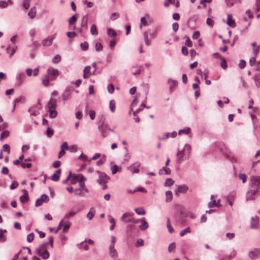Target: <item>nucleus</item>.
I'll list each match as a JSON object with an SVG mask.
<instances>
[{
  "instance_id": "nucleus-23",
  "label": "nucleus",
  "mask_w": 260,
  "mask_h": 260,
  "mask_svg": "<svg viewBox=\"0 0 260 260\" xmlns=\"http://www.w3.org/2000/svg\"><path fill=\"white\" fill-rule=\"evenodd\" d=\"M88 20V16L87 15H85L83 17V18L82 19V21H81V27L87 28Z\"/></svg>"
},
{
  "instance_id": "nucleus-45",
  "label": "nucleus",
  "mask_w": 260,
  "mask_h": 260,
  "mask_svg": "<svg viewBox=\"0 0 260 260\" xmlns=\"http://www.w3.org/2000/svg\"><path fill=\"white\" fill-rule=\"evenodd\" d=\"M80 46L82 50L86 51L87 50L88 48V44L87 42H84L83 43H81Z\"/></svg>"
},
{
  "instance_id": "nucleus-27",
  "label": "nucleus",
  "mask_w": 260,
  "mask_h": 260,
  "mask_svg": "<svg viewBox=\"0 0 260 260\" xmlns=\"http://www.w3.org/2000/svg\"><path fill=\"white\" fill-rule=\"evenodd\" d=\"M70 95V90L69 89H66L62 94V99L64 101L68 100Z\"/></svg>"
},
{
  "instance_id": "nucleus-10",
  "label": "nucleus",
  "mask_w": 260,
  "mask_h": 260,
  "mask_svg": "<svg viewBox=\"0 0 260 260\" xmlns=\"http://www.w3.org/2000/svg\"><path fill=\"white\" fill-rule=\"evenodd\" d=\"M141 166V163L139 162H136L129 167H128V170H129L132 173H138L140 172L139 167Z\"/></svg>"
},
{
  "instance_id": "nucleus-36",
  "label": "nucleus",
  "mask_w": 260,
  "mask_h": 260,
  "mask_svg": "<svg viewBox=\"0 0 260 260\" xmlns=\"http://www.w3.org/2000/svg\"><path fill=\"white\" fill-rule=\"evenodd\" d=\"M109 107L112 112H114L115 109V102L114 100H112L110 101Z\"/></svg>"
},
{
  "instance_id": "nucleus-6",
  "label": "nucleus",
  "mask_w": 260,
  "mask_h": 260,
  "mask_svg": "<svg viewBox=\"0 0 260 260\" xmlns=\"http://www.w3.org/2000/svg\"><path fill=\"white\" fill-rule=\"evenodd\" d=\"M49 201V197L46 194H43L40 198H38L35 203V206L37 207L40 206L42 205V204L45 203H47Z\"/></svg>"
},
{
  "instance_id": "nucleus-8",
  "label": "nucleus",
  "mask_w": 260,
  "mask_h": 260,
  "mask_svg": "<svg viewBox=\"0 0 260 260\" xmlns=\"http://www.w3.org/2000/svg\"><path fill=\"white\" fill-rule=\"evenodd\" d=\"M258 191V188L254 187L253 189H251L250 190L248 191L246 194V200H254L256 198V193Z\"/></svg>"
},
{
  "instance_id": "nucleus-34",
  "label": "nucleus",
  "mask_w": 260,
  "mask_h": 260,
  "mask_svg": "<svg viewBox=\"0 0 260 260\" xmlns=\"http://www.w3.org/2000/svg\"><path fill=\"white\" fill-rule=\"evenodd\" d=\"M28 112L30 113V114L34 116H36L39 114V112L38 110L35 109L33 108H31L29 109Z\"/></svg>"
},
{
  "instance_id": "nucleus-22",
  "label": "nucleus",
  "mask_w": 260,
  "mask_h": 260,
  "mask_svg": "<svg viewBox=\"0 0 260 260\" xmlns=\"http://www.w3.org/2000/svg\"><path fill=\"white\" fill-rule=\"evenodd\" d=\"M91 67L90 66H86L83 70V77L84 79H87L88 77V74L90 72Z\"/></svg>"
},
{
  "instance_id": "nucleus-2",
  "label": "nucleus",
  "mask_w": 260,
  "mask_h": 260,
  "mask_svg": "<svg viewBox=\"0 0 260 260\" xmlns=\"http://www.w3.org/2000/svg\"><path fill=\"white\" fill-rule=\"evenodd\" d=\"M56 100L51 98L46 106V107L48 108L49 117L51 118H54L57 116V112L56 111Z\"/></svg>"
},
{
  "instance_id": "nucleus-14",
  "label": "nucleus",
  "mask_w": 260,
  "mask_h": 260,
  "mask_svg": "<svg viewBox=\"0 0 260 260\" xmlns=\"http://www.w3.org/2000/svg\"><path fill=\"white\" fill-rule=\"evenodd\" d=\"M109 255L115 260H118V254L116 249L114 248V245L111 244L109 246Z\"/></svg>"
},
{
  "instance_id": "nucleus-47",
  "label": "nucleus",
  "mask_w": 260,
  "mask_h": 260,
  "mask_svg": "<svg viewBox=\"0 0 260 260\" xmlns=\"http://www.w3.org/2000/svg\"><path fill=\"white\" fill-rule=\"evenodd\" d=\"M61 60V56L59 55H56L52 59V62L54 63L59 62Z\"/></svg>"
},
{
  "instance_id": "nucleus-40",
  "label": "nucleus",
  "mask_w": 260,
  "mask_h": 260,
  "mask_svg": "<svg viewBox=\"0 0 260 260\" xmlns=\"http://www.w3.org/2000/svg\"><path fill=\"white\" fill-rule=\"evenodd\" d=\"M190 128L189 127H187L186 128L182 129L179 131L178 134L181 135L182 134H188L190 133Z\"/></svg>"
},
{
  "instance_id": "nucleus-33",
  "label": "nucleus",
  "mask_w": 260,
  "mask_h": 260,
  "mask_svg": "<svg viewBox=\"0 0 260 260\" xmlns=\"http://www.w3.org/2000/svg\"><path fill=\"white\" fill-rule=\"evenodd\" d=\"M90 32L92 35L96 36L98 34V29L95 24H92L90 28Z\"/></svg>"
},
{
  "instance_id": "nucleus-17",
  "label": "nucleus",
  "mask_w": 260,
  "mask_h": 260,
  "mask_svg": "<svg viewBox=\"0 0 260 260\" xmlns=\"http://www.w3.org/2000/svg\"><path fill=\"white\" fill-rule=\"evenodd\" d=\"M168 83L170 85V91L171 92L173 91L178 85L177 81L172 79H169Z\"/></svg>"
},
{
  "instance_id": "nucleus-16",
  "label": "nucleus",
  "mask_w": 260,
  "mask_h": 260,
  "mask_svg": "<svg viewBox=\"0 0 260 260\" xmlns=\"http://www.w3.org/2000/svg\"><path fill=\"white\" fill-rule=\"evenodd\" d=\"M259 223V218L257 216H255L251 218L250 228L256 229Z\"/></svg>"
},
{
  "instance_id": "nucleus-58",
  "label": "nucleus",
  "mask_w": 260,
  "mask_h": 260,
  "mask_svg": "<svg viewBox=\"0 0 260 260\" xmlns=\"http://www.w3.org/2000/svg\"><path fill=\"white\" fill-rule=\"evenodd\" d=\"M107 89H108V92L110 93H112L114 90V85L112 84H109L108 85Z\"/></svg>"
},
{
  "instance_id": "nucleus-15",
  "label": "nucleus",
  "mask_w": 260,
  "mask_h": 260,
  "mask_svg": "<svg viewBox=\"0 0 260 260\" xmlns=\"http://www.w3.org/2000/svg\"><path fill=\"white\" fill-rule=\"evenodd\" d=\"M188 189V186L185 184H182L178 186V187L175 190L176 195H178L179 193H185Z\"/></svg>"
},
{
  "instance_id": "nucleus-19",
  "label": "nucleus",
  "mask_w": 260,
  "mask_h": 260,
  "mask_svg": "<svg viewBox=\"0 0 260 260\" xmlns=\"http://www.w3.org/2000/svg\"><path fill=\"white\" fill-rule=\"evenodd\" d=\"M232 15L231 14H228V20L226 23L228 25L231 26V27H235V22L234 20H232Z\"/></svg>"
},
{
  "instance_id": "nucleus-42",
  "label": "nucleus",
  "mask_w": 260,
  "mask_h": 260,
  "mask_svg": "<svg viewBox=\"0 0 260 260\" xmlns=\"http://www.w3.org/2000/svg\"><path fill=\"white\" fill-rule=\"evenodd\" d=\"M143 25H144V26L148 25L147 21L145 17H143L141 19V24H140V28H142Z\"/></svg>"
},
{
  "instance_id": "nucleus-11",
  "label": "nucleus",
  "mask_w": 260,
  "mask_h": 260,
  "mask_svg": "<svg viewBox=\"0 0 260 260\" xmlns=\"http://www.w3.org/2000/svg\"><path fill=\"white\" fill-rule=\"evenodd\" d=\"M248 256L252 259L257 258L260 256V248L250 251L248 253Z\"/></svg>"
},
{
  "instance_id": "nucleus-51",
  "label": "nucleus",
  "mask_w": 260,
  "mask_h": 260,
  "mask_svg": "<svg viewBox=\"0 0 260 260\" xmlns=\"http://www.w3.org/2000/svg\"><path fill=\"white\" fill-rule=\"evenodd\" d=\"M208 206L209 207H220L221 206V205H218V204H216V201L215 200H213L209 203Z\"/></svg>"
},
{
  "instance_id": "nucleus-3",
  "label": "nucleus",
  "mask_w": 260,
  "mask_h": 260,
  "mask_svg": "<svg viewBox=\"0 0 260 260\" xmlns=\"http://www.w3.org/2000/svg\"><path fill=\"white\" fill-rule=\"evenodd\" d=\"M48 243L44 242L39 245L36 249L37 254L44 259H47L49 257V253L47 249Z\"/></svg>"
},
{
  "instance_id": "nucleus-63",
  "label": "nucleus",
  "mask_w": 260,
  "mask_h": 260,
  "mask_svg": "<svg viewBox=\"0 0 260 260\" xmlns=\"http://www.w3.org/2000/svg\"><path fill=\"white\" fill-rule=\"evenodd\" d=\"M51 179L54 181H58L59 180V176L56 174H54L51 177Z\"/></svg>"
},
{
  "instance_id": "nucleus-4",
  "label": "nucleus",
  "mask_w": 260,
  "mask_h": 260,
  "mask_svg": "<svg viewBox=\"0 0 260 260\" xmlns=\"http://www.w3.org/2000/svg\"><path fill=\"white\" fill-rule=\"evenodd\" d=\"M46 74L49 77L51 80H55L59 75V71L53 67H49L47 71Z\"/></svg>"
},
{
  "instance_id": "nucleus-37",
  "label": "nucleus",
  "mask_w": 260,
  "mask_h": 260,
  "mask_svg": "<svg viewBox=\"0 0 260 260\" xmlns=\"http://www.w3.org/2000/svg\"><path fill=\"white\" fill-rule=\"evenodd\" d=\"M7 232L6 230H3L0 229V241L1 242H5L6 240V238L4 237L5 233Z\"/></svg>"
},
{
  "instance_id": "nucleus-56",
  "label": "nucleus",
  "mask_w": 260,
  "mask_h": 260,
  "mask_svg": "<svg viewBox=\"0 0 260 260\" xmlns=\"http://www.w3.org/2000/svg\"><path fill=\"white\" fill-rule=\"evenodd\" d=\"M77 20V17L76 15L72 16L69 20V22L70 24H73Z\"/></svg>"
},
{
  "instance_id": "nucleus-1",
  "label": "nucleus",
  "mask_w": 260,
  "mask_h": 260,
  "mask_svg": "<svg viewBox=\"0 0 260 260\" xmlns=\"http://www.w3.org/2000/svg\"><path fill=\"white\" fill-rule=\"evenodd\" d=\"M191 146L189 144H185L182 150H178L177 154L176 161L180 164L187 160L190 156Z\"/></svg>"
},
{
  "instance_id": "nucleus-25",
  "label": "nucleus",
  "mask_w": 260,
  "mask_h": 260,
  "mask_svg": "<svg viewBox=\"0 0 260 260\" xmlns=\"http://www.w3.org/2000/svg\"><path fill=\"white\" fill-rule=\"evenodd\" d=\"M36 11L35 7L31 8L28 13V15L30 18L33 19L35 17Z\"/></svg>"
},
{
  "instance_id": "nucleus-64",
  "label": "nucleus",
  "mask_w": 260,
  "mask_h": 260,
  "mask_svg": "<svg viewBox=\"0 0 260 260\" xmlns=\"http://www.w3.org/2000/svg\"><path fill=\"white\" fill-rule=\"evenodd\" d=\"M226 5L228 7H231L234 5L233 0H225Z\"/></svg>"
},
{
  "instance_id": "nucleus-50",
  "label": "nucleus",
  "mask_w": 260,
  "mask_h": 260,
  "mask_svg": "<svg viewBox=\"0 0 260 260\" xmlns=\"http://www.w3.org/2000/svg\"><path fill=\"white\" fill-rule=\"evenodd\" d=\"M220 66L223 69H225L227 68L226 60L223 58H221Z\"/></svg>"
},
{
  "instance_id": "nucleus-35",
  "label": "nucleus",
  "mask_w": 260,
  "mask_h": 260,
  "mask_svg": "<svg viewBox=\"0 0 260 260\" xmlns=\"http://www.w3.org/2000/svg\"><path fill=\"white\" fill-rule=\"evenodd\" d=\"M190 232H191V229H190V227H187V228H186L183 230H181L180 232V236L183 237L186 233H189Z\"/></svg>"
},
{
  "instance_id": "nucleus-12",
  "label": "nucleus",
  "mask_w": 260,
  "mask_h": 260,
  "mask_svg": "<svg viewBox=\"0 0 260 260\" xmlns=\"http://www.w3.org/2000/svg\"><path fill=\"white\" fill-rule=\"evenodd\" d=\"M55 38V35L48 36L42 41V44L43 46H49L52 45V41Z\"/></svg>"
},
{
  "instance_id": "nucleus-62",
  "label": "nucleus",
  "mask_w": 260,
  "mask_h": 260,
  "mask_svg": "<svg viewBox=\"0 0 260 260\" xmlns=\"http://www.w3.org/2000/svg\"><path fill=\"white\" fill-rule=\"evenodd\" d=\"M175 248V243H171L170 244L169 247H168V251L169 252H172L173 250H174Z\"/></svg>"
},
{
  "instance_id": "nucleus-31",
  "label": "nucleus",
  "mask_w": 260,
  "mask_h": 260,
  "mask_svg": "<svg viewBox=\"0 0 260 260\" xmlns=\"http://www.w3.org/2000/svg\"><path fill=\"white\" fill-rule=\"evenodd\" d=\"M134 215L133 213L126 212L122 214V216L120 218V220L121 221H125V218L127 217H130Z\"/></svg>"
},
{
  "instance_id": "nucleus-30",
  "label": "nucleus",
  "mask_w": 260,
  "mask_h": 260,
  "mask_svg": "<svg viewBox=\"0 0 260 260\" xmlns=\"http://www.w3.org/2000/svg\"><path fill=\"white\" fill-rule=\"evenodd\" d=\"M71 226V222L69 221H67L65 223L63 222V225L62 226H63V232H66L69 229L70 226Z\"/></svg>"
},
{
  "instance_id": "nucleus-7",
  "label": "nucleus",
  "mask_w": 260,
  "mask_h": 260,
  "mask_svg": "<svg viewBox=\"0 0 260 260\" xmlns=\"http://www.w3.org/2000/svg\"><path fill=\"white\" fill-rule=\"evenodd\" d=\"M250 183L251 188L256 187L258 189L260 187V178L258 176H251L250 177Z\"/></svg>"
},
{
  "instance_id": "nucleus-60",
  "label": "nucleus",
  "mask_w": 260,
  "mask_h": 260,
  "mask_svg": "<svg viewBox=\"0 0 260 260\" xmlns=\"http://www.w3.org/2000/svg\"><path fill=\"white\" fill-rule=\"evenodd\" d=\"M18 186V183L16 181H14L10 185L11 189H14Z\"/></svg>"
},
{
  "instance_id": "nucleus-21",
  "label": "nucleus",
  "mask_w": 260,
  "mask_h": 260,
  "mask_svg": "<svg viewBox=\"0 0 260 260\" xmlns=\"http://www.w3.org/2000/svg\"><path fill=\"white\" fill-rule=\"evenodd\" d=\"M20 200L23 204L27 203L29 201V196L28 193H24L20 197Z\"/></svg>"
},
{
  "instance_id": "nucleus-57",
  "label": "nucleus",
  "mask_w": 260,
  "mask_h": 260,
  "mask_svg": "<svg viewBox=\"0 0 260 260\" xmlns=\"http://www.w3.org/2000/svg\"><path fill=\"white\" fill-rule=\"evenodd\" d=\"M206 23L208 25L212 27L214 24V21L212 19L208 18L206 20Z\"/></svg>"
},
{
  "instance_id": "nucleus-61",
  "label": "nucleus",
  "mask_w": 260,
  "mask_h": 260,
  "mask_svg": "<svg viewBox=\"0 0 260 260\" xmlns=\"http://www.w3.org/2000/svg\"><path fill=\"white\" fill-rule=\"evenodd\" d=\"M246 66V61L243 59H241L239 63V67L240 69H243Z\"/></svg>"
},
{
  "instance_id": "nucleus-53",
  "label": "nucleus",
  "mask_w": 260,
  "mask_h": 260,
  "mask_svg": "<svg viewBox=\"0 0 260 260\" xmlns=\"http://www.w3.org/2000/svg\"><path fill=\"white\" fill-rule=\"evenodd\" d=\"M144 245V241L142 239H139L136 243V247H138L140 246H142Z\"/></svg>"
},
{
  "instance_id": "nucleus-44",
  "label": "nucleus",
  "mask_w": 260,
  "mask_h": 260,
  "mask_svg": "<svg viewBox=\"0 0 260 260\" xmlns=\"http://www.w3.org/2000/svg\"><path fill=\"white\" fill-rule=\"evenodd\" d=\"M121 168L116 165H114L112 167V173L113 174H116L117 172L120 171Z\"/></svg>"
},
{
  "instance_id": "nucleus-41",
  "label": "nucleus",
  "mask_w": 260,
  "mask_h": 260,
  "mask_svg": "<svg viewBox=\"0 0 260 260\" xmlns=\"http://www.w3.org/2000/svg\"><path fill=\"white\" fill-rule=\"evenodd\" d=\"M9 135L10 133L9 131H5L3 132L0 136V140H2L3 139L7 138L9 137Z\"/></svg>"
},
{
  "instance_id": "nucleus-52",
  "label": "nucleus",
  "mask_w": 260,
  "mask_h": 260,
  "mask_svg": "<svg viewBox=\"0 0 260 260\" xmlns=\"http://www.w3.org/2000/svg\"><path fill=\"white\" fill-rule=\"evenodd\" d=\"M34 234L33 233L29 234L27 236V241L28 242H31L34 240Z\"/></svg>"
},
{
  "instance_id": "nucleus-39",
  "label": "nucleus",
  "mask_w": 260,
  "mask_h": 260,
  "mask_svg": "<svg viewBox=\"0 0 260 260\" xmlns=\"http://www.w3.org/2000/svg\"><path fill=\"white\" fill-rule=\"evenodd\" d=\"M95 211L93 208L90 209V211H89L87 214V218L89 220H91L94 215Z\"/></svg>"
},
{
  "instance_id": "nucleus-20",
  "label": "nucleus",
  "mask_w": 260,
  "mask_h": 260,
  "mask_svg": "<svg viewBox=\"0 0 260 260\" xmlns=\"http://www.w3.org/2000/svg\"><path fill=\"white\" fill-rule=\"evenodd\" d=\"M140 221L142 223L139 225V228L142 231L146 230L148 227V222L144 219H141Z\"/></svg>"
},
{
  "instance_id": "nucleus-54",
  "label": "nucleus",
  "mask_w": 260,
  "mask_h": 260,
  "mask_svg": "<svg viewBox=\"0 0 260 260\" xmlns=\"http://www.w3.org/2000/svg\"><path fill=\"white\" fill-rule=\"evenodd\" d=\"M3 151H6L7 152L8 154L10 153V146L8 144H5L3 145V149H2Z\"/></svg>"
},
{
  "instance_id": "nucleus-46",
  "label": "nucleus",
  "mask_w": 260,
  "mask_h": 260,
  "mask_svg": "<svg viewBox=\"0 0 260 260\" xmlns=\"http://www.w3.org/2000/svg\"><path fill=\"white\" fill-rule=\"evenodd\" d=\"M77 213L76 212H71L69 213H67L64 216V219H69L72 217L74 216Z\"/></svg>"
},
{
  "instance_id": "nucleus-28",
  "label": "nucleus",
  "mask_w": 260,
  "mask_h": 260,
  "mask_svg": "<svg viewBox=\"0 0 260 260\" xmlns=\"http://www.w3.org/2000/svg\"><path fill=\"white\" fill-rule=\"evenodd\" d=\"M165 137H163L162 138H161V140H164L165 139H168V138H169L170 137L175 138L177 136V133L175 132H172L171 133H165Z\"/></svg>"
},
{
  "instance_id": "nucleus-48",
  "label": "nucleus",
  "mask_w": 260,
  "mask_h": 260,
  "mask_svg": "<svg viewBox=\"0 0 260 260\" xmlns=\"http://www.w3.org/2000/svg\"><path fill=\"white\" fill-rule=\"evenodd\" d=\"M174 183V181L172 178H168L166 179V182L165 183V186H171Z\"/></svg>"
},
{
  "instance_id": "nucleus-55",
  "label": "nucleus",
  "mask_w": 260,
  "mask_h": 260,
  "mask_svg": "<svg viewBox=\"0 0 260 260\" xmlns=\"http://www.w3.org/2000/svg\"><path fill=\"white\" fill-rule=\"evenodd\" d=\"M54 134V131L50 127H48L46 131V135L48 137H51Z\"/></svg>"
},
{
  "instance_id": "nucleus-43",
  "label": "nucleus",
  "mask_w": 260,
  "mask_h": 260,
  "mask_svg": "<svg viewBox=\"0 0 260 260\" xmlns=\"http://www.w3.org/2000/svg\"><path fill=\"white\" fill-rule=\"evenodd\" d=\"M30 0H23V7L24 9L27 10L29 7V3Z\"/></svg>"
},
{
  "instance_id": "nucleus-13",
  "label": "nucleus",
  "mask_w": 260,
  "mask_h": 260,
  "mask_svg": "<svg viewBox=\"0 0 260 260\" xmlns=\"http://www.w3.org/2000/svg\"><path fill=\"white\" fill-rule=\"evenodd\" d=\"M99 130L101 132L103 138H106L108 135V133L107 131L106 130L108 128L107 125H104V122H102L101 124H100L98 127Z\"/></svg>"
},
{
  "instance_id": "nucleus-9",
  "label": "nucleus",
  "mask_w": 260,
  "mask_h": 260,
  "mask_svg": "<svg viewBox=\"0 0 260 260\" xmlns=\"http://www.w3.org/2000/svg\"><path fill=\"white\" fill-rule=\"evenodd\" d=\"M17 49V46L14 42L10 44L6 49L7 53L9 54L10 56H12L15 52Z\"/></svg>"
},
{
  "instance_id": "nucleus-32",
  "label": "nucleus",
  "mask_w": 260,
  "mask_h": 260,
  "mask_svg": "<svg viewBox=\"0 0 260 260\" xmlns=\"http://www.w3.org/2000/svg\"><path fill=\"white\" fill-rule=\"evenodd\" d=\"M134 210L138 215H144L146 214V212L143 208H135Z\"/></svg>"
},
{
  "instance_id": "nucleus-5",
  "label": "nucleus",
  "mask_w": 260,
  "mask_h": 260,
  "mask_svg": "<svg viewBox=\"0 0 260 260\" xmlns=\"http://www.w3.org/2000/svg\"><path fill=\"white\" fill-rule=\"evenodd\" d=\"M97 173L99 175V178L97 182L100 184H105L108 182L109 177L104 173L100 171H97Z\"/></svg>"
},
{
  "instance_id": "nucleus-18",
  "label": "nucleus",
  "mask_w": 260,
  "mask_h": 260,
  "mask_svg": "<svg viewBox=\"0 0 260 260\" xmlns=\"http://www.w3.org/2000/svg\"><path fill=\"white\" fill-rule=\"evenodd\" d=\"M158 173L160 175L163 174L169 175L171 173V170L169 168H167V167H163L159 170Z\"/></svg>"
},
{
  "instance_id": "nucleus-24",
  "label": "nucleus",
  "mask_w": 260,
  "mask_h": 260,
  "mask_svg": "<svg viewBox=\"0 0 260 260\" xmlns=\"http://www.w3.org/2000/svg\"><path fill=\"white\" fill-rule=\"evenodd\" d=\"M49 80H50L49 77L47 75H45L44 77L42 78V83L45 86H48L49 84Z\"/></svg>"
},
{
  "instance_id": "nucleus-26",
  "label": "nucleus",
  "mask_w": 260,
  "mask_h": 260,
  "mask_svg": "<svg viewBox=\"0 0 260 260\" xmlns=\"http://www.w3.org/2000/svg\"><path fill=\"white\" fill-rule=\"evenodd\" d=\"M143 37H144V42H145L146 45L147 46H150L151 44V42L148 39V35L147 32L144 31L143 32Z\"/></svg>"
},
{
  "instance_id": "nucleus-49",
  "label": "nucleus",
  "mask_w": 260,
  "mask_h": 260,
  "mask_svg": "<svg viewBox=\"0 0 260 260\" xmlns=\"http://www.w3.org/2000/svg\"><path fill=\"white\" fill-rule=\"evenodd\" d=\"M95 47L96 51H101L103 49V46L102 44L100 42H97L95 44Z\"/></svg>"
},
{
  "instance_id": "nucleus-59",
  "label": "nucleus",
  "mask_w": 260,
  "mask_h": 260,
  "mask_svg": "<svg viewBox=\"0 0 260 260\" xmlns=\"http://www.w3.org/2000/svg\"><path fill=\"white\" fill-rule=\"evenodd\" d=\"M237 254V252L235 250H233L230 253V254L228 256L229 260H231L234 257L236 256Z\"/></svg>"
},
{
  "instance_id": "nucleus-38",
  "label": "nucleus",
  "mask_w": 260,
  "mask_h": 260,
  "mask_svg": "<svg viewBox=\"0 0 260 260\" xmlns=\"http://www.w3.org/2000/svg\"><path fill=\"white\" fill-rule=\"evenodd\" d=\"M107 34L111 37H114L116 36V32L112 28H109L107 30Z\"/></svg>"
},
{
  "instance_id": "nucleus-29",
  "label": "nucleus",
  "mask_w": 260,
  "mask_h": 260,
  "mask_svg": "<svg viewBox=\"0 0 260 260\" xmlns=\"http://www.w3.org/2000/svg\"><path fill=\"white\" fill-rule=\"evenodd\" d=\"M166 201L167 202H169L171 201L172 200V197H173V194H172V191H171L170 190L167 191L166 192Z\"/></svg>"
}]
</instances>
